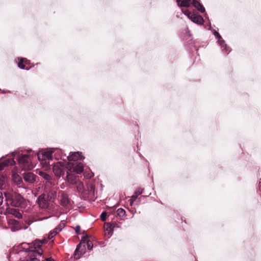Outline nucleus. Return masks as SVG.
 Segmentation results:
<instances>
[{"label": "nucleus", "mask_w": 261, "mask_h": 261, "mask_svg": "<svg viewBox=\"0 0 261 261\" xmlns=\"http://www.w3.org/2000/svg\"><path fill=\"white\" fill-rule=\"evenodd\" d=\"M27 62V60L25 58H20L19 59V61L18 63V66L21 69H24L25 68V66L23 64V62Z\"/></svg>", "instance_id": "25"}, {"label": "nucleus", "mask_w": 261, "mask_h": 261, "mask_svg": "<svg viewBox=\"0 0 261 261\" xmlns=\"http://www.w3.org/2000/svg\"><path fill=\"white\" fill-rule=\"evenodd\" d=\"M34 249L33 250H40L42 251L40 248L41 246V242L39 241V240H36L34 242Z\"/></svg>", "instance_id": "24"}, {"label": "nucleus", "mask_w": 261, "mask_h": 261, "mask_svg": "<svg viewBox=\"0 0 261 261\" xmlns=\"http://www.w3.org/2000/svg\"><path fill=\"white\" fill-rule=\"evenodd\" d=\"M39 242H41V245L44 244L46 242V240L45 239H43L41 240H39Z\"/></svg>", "instance_id": "35"}, {"label": "nucleus", "mask_w": 261, "mask_h": 261, "mask_svg": "<svg viewBox=\"0 0 261 261\" xmlns=\"http://www.w3.org/2000/svg\"><path fill=\"white\" fill-rule=\"evenodd\" d=\"M22 261H30V260H22Z\"/></svg>", "instance_id": "41"}, {"label": "nucleus", "mask_w": 261, "mask_h": 261, "mask_svg": "<svg viewBox=\"0 0 261 261\" xmlns=\"http://www.w3.org/2000/svg\"><path fill=\"white\" fill-rule=\"evenodd\" d=\"M57 234V231H51L48 236V239L50 240Z\"/></svg>", "instance_id": "28"}, {"label": "nucleus", "mask_w": 261, "mask_h": 261, "mask_svg": "<svg viewBox=\"0 0 261 261\" xmlns=\"http://www.w3.org/2000/svg\"><path fill=\"white\" fill-rule=\"evenodd\" d=\"M214 35L217 38H218L219 43L221 46L222 50H225L226 51H228V53H229L231 50L230 48L227 46V45L225 43L224 40H221V37L220 35V34L217 32H215Z\"/></svg>", "instance_id": "9"}, {"label": "nucleus", "mask_w": 261, "mask_h": 261, "mask_svg": "<svg viewBox=\"0 0 261 261\" xmlns=\"http://www.w3.org/2000/svg\"><path fill=\"white\" fill-rule=\"evenodd\" d=\"M66 178L68 182L72 185H74L78 181L74 174L69 173H67Z\"/></svg>", "instance_id": "17"}, {"label": "nucleus", "mask_w": 261, "mask_h": 261, "mask_svg": "<svg viewBox=\"0 0 261 261\" xmlns=\"http://www.w3.org/2000/svg\"><path fill=\"white\" fill-rule=\"evenodd\" d=\"M190 20L198 24H202L204 22L203 18L198 14H192L190 16Z\"/></svg>", "instance_id": "13"}, {"label": "nucleus", "mask_w": 261, "mask_h": 261, "mask_svg": "<svg viewBox=\"0 0 261 261\" xmlns=\"http://www.w3.org/2000/svg\"><path fill=\"white\" fill-rule=\"evenodd\" d=\"M15 164V162L13 159L8 160L4 162L0 163V171L3 170L6 166L13 165Z\"/></svg>", "instance_id": "18"}, {"label": "nucleus", "mask_w": 261, "mask_h": 261, "mask_svg": "<svg viewBox=\"0 0 261 261\" xmlns=\"http://www.w3.org/2000/svg\"><path fill=\"white\" fill-rule=\"evenodd\" d=\"M3 196L1 192H0V206L3 204Z\"/></svg>", "instance_id": "32"}, {"label": "nucleus", "mask_w": 261, "mask_h": 261, "mask_svg": "<svg viewBox=\"0 0 261 261\" xmlns=\"http://www.w3.org/2000/svg\"><path fill=\"white\" fill-rule=\"evenodd\" d=\"M24 180L32 184L35 181L36 176L31 172L24 173L23 174Z\"/></svg>", "instance_id": "12"}, {"label": "nucleus", "mask_w": 261, "mask_h": 261, "mask_svg": "<svg viewBox=\"0 0 261 261\" xmlns=\"http://www.w3.org/2000/svg\"><path fill=\"white\" fill-rule=\"evenodd\" d=\"M61 230V228L59 227H57L53 231H57V234Z\"/></svg>", "instance_id": "33"}, {"label": "nucleus", "mask_w": 261, "mask_h": 261, "mask_svg": "<svg viewBox=\"0 0 261 261\" xmlns=\"http://www.w3.org/2000/svg\"><path fill=\"white\" fill-rule=\"evenodd\" d=\"M117 214L119 217H123L125 215V211L122 208H119L117 210Z\"/></svg>", "instance_id": "26"}, {"label": "nucleus", "mask_w": 261, "mask_h": 261, "mask_svg": "<svg viewBox=\"0 0 261 261\" xmlns=\"http://www.w3.org/2000/svg\"><path fill=\"white\" fill-rule=\"evenodd\" d=\"M74 185L79 192H82L83 191L84 185L81 181L78 180Z\"/></svg>", "instance_id": "22"}, {"label": "nucleus", "mask_w": 261, "mask_h": 261, "mask_svg": "<svg viewBox=\"0 0 261 261\" xmlns=\"http://www.w3.org/2000/svg\"><path fill=\"white\" fill-rule=\"evenodd\" d=\"M39 175L47 181L49 182L51 180V177L47 173L43 171H39Z\"/></svg>", "instance_id": "20"}, {"label": "nucleus", "mask_w": 261, "mask_h": 261, "mask_svg": "<svg viewBox=\"0 0 261 261\" xmlns=\"http://www.w3.org/2000/svg\"><path fill=\"white\" fill-rule=\"evenodd\" d=\"M8 222H9V224L14 225L16 227V229H18L17 225L18 224V222L17 221L14 220V219H10V220H9Z\"/></svg>", "instance_id": "27"}, {"label": "nucleus", "mask_w": 261, "mask_h": 261, "mask_svg": "<svg viewBox=\"0 0 261 261\" xmlns=\"http://www.w3.org/2000/svg\"><path fill=\"white\" fill-rule=\"evenodd\" d=\"M107 213L106 212H103L101 215H100V218L102 220V221H104L106 219L107 217Z\"/></svg>", "instance_id": "29"}, {"label": "nucleus", "mask_w": 261, "mask_h": 261, "mask_svg": "<svg viewBox=\"0 0 261 261\" xmlns=\"http://www.w3.org/2000/svg\"><path fill=\"white\" fill-rule=\"evenodd\" d=\"M12 230L13 231H14V230H15V229H14V228H12Z\"/></svg>", "instance_id": "40"}, {"label": "nucleus", "mask_w": 261, "mask_h": 261, "mask_svg": "<svg viewBox=\"0 0 261 261\" xmlns=\"http://www.w3.org/2000/svg\"><path fill=\"white\" fill-rule=\"evenodd\" d=\"M53 169L55 175L57 177H60L64 174L63 167L60 162L55 164L53 167Z\"/></svg>", "instance_id": "7"}, {"label": "nucleus", "mask_w": 261, "mask_h": 261, "mask_svg": "<svg viewBox=\"0 0 261 261\" xmlns=\"http://www.w3.org/2000/svg\"><path fill=\"white\" fill-rule=\"evenodd\" d=\"M26 252L28 253V256L30 257V261H40L39 259L36 258V257L38 255L41 256L42 254V251L40 250H26Z\"/></svg>", "instance_id": "8"}, {"label": "nucleus", "mask_w": 261, "mask_h": 261, "mask_svg": "<svg viewBox=\"0 0 261 261\" xmlns=\"http://www.w3.org/2000/svg\"><path fill=\"white\" fill-rule=\"evenodd\" d=\"M51 200L52 197L49 198V195L42 194L38 196L36 202L41 209L45 210L48 213H51L53 210V205L50 204Z\"/></svg>", "instance_id": "2"}, {"label": "nucleus", "mask_w": 261, "mask_h": 261, "mask_svg": "<svg viewBox=\"0 0 261 261\" xmlns=\"http://www.w3.org/2000/svg\"><path fill=\"white\" fill-rule=\"evenodd\" d=\"M4 195L6 200L13 206L20 207L25 204V199L19 194L6 192Z\"/></svg>", "instance_id": "1"}, {"label": "nucleus", "mask_w": 261, "mask_h": 261, "mask_svg": "<svg viewBox=\"0 0 261 261\" xmlns=\"http://www.w3.org/2000/svg\"><path fill=\"white\" fill-rule=\"evenodd\" d=\"M6 179L3 176L0 175V190H3L6 187Z\"/></svg>", "instance_id": "23"}, {"label": "nucleus", "mask_w": 261, "mask_h": 261, "mask_svg": "<svg viewBox=\"0 0 261 261\" xmlns=\"http://www.w3.org/2000/svg\"><path fill=\"white\" fill-rule=\"evenodd\" d=\"M94 176V174L91 173L89 176H88V178H91L92 177Z\"/></svg>", "instance_id": "37"}, {"label": "nucleus", "mask_w": 261, "mask_h": 261, "mask_svg": "<svg viewBox=\"0 0 261 261\" xmlns=\"http://www.w3.org/2000/svg\"><path fill=\"white\" fill-rule=\"evenodd\" d=\"M143 189L141 188L137 189L134 194L130 197V198L129 200V204L130 205H133L134 201L137 199V197L143 193Z\"/></svg>", "instance_id": "11"}, {"label": "nucleus", "mask_w": 261, "mask_h": 261, "mask_svg": "<svg viewBox=\"0 0 261 261\" xmlns=\"http://www.w3.org/2000/svg\"><path fill=\"white\" fill-rule=\"evenodd\" d=\"M53 151L49 150L47 151H44L43 153H42V160H51L53 158ZM38 159L41 160V155H38Z\"/></svg>", "instance_id": "14"}, {"label": "nucleus", "mask_w": 261, "mask_h": 261, "mask_svg": "<svg viewBox=\"0 0 261 261\" xmlns=\"http://www.w3.org/2000/svg\"><path fill=\"white\" fill-rule=\"evenodd\" d=\"M176 1L179 7H189L192 0H176Z\"/></svg>", "instance_id": "16"}, {"label": "nucleus", "mask_w": 261, "mask_h": 261, "mask_svg": "<svg viewBox=\"0 0 261 261\" xmlns=\"http://www.w3.org/2000/svg\"><path fill=\"white\" fill-rule=\"evenodd\" d=\"M80 231V227L79 226H76L75 227V231L76 233H79Z\"/></svg>", "instance_id": "34"}, {"label": "nucleus", "mask_w": 261, "mask_h": 261, "mask_svg": "<svg viewBox=\"0 0 261 261\" xmlns=\"http://www.w3.org/2000/svg\"><path fill=\"white\" fill-rule=\"evenodd\" d=\"M23 252L22 251H19L18 253V254H21Z\"/></svg>", "instance_id": "38"}, {"label": "nucleus", "mask_w": 261, "mask_h": 261, "mask_svg": "<svg viewBox=\"0 0 261 261\" xmlns=\"http://www.w3.org/2000/svg\"><path fill=\"white\" fill-rule=\"evenodd\" d=\"M12 178L14 182L17 185H20L22 182L21 177L17 174H13Z\"/></svg>", "instance_id": "21"}, {"label": "nucleus", "mask_w": 261, "mask_h": 261, "mask_svg": "<svg viewBox=\"0 0 261 261\" xmlns=\"http://www.w3.org/2000/svg\"><path fill=\"white\" fill-rule=\"evenodd\" d=\"M67 169L70 172H74L77 174H80L83 172L84 169L81 163L75 164L73 163H68L67 164Z\"/></svg>", "instance_id": "6"}, {"label": "nucleus", "mask_w": 261, "mask_h": 261, "mask_svg": "<svg viewBox=\"0 0 261 261\" xmlns=\"http://www.w3.org/2000/svg\"><path fill=\"white\" fill-rule=\"evenodd\" d=\"M191 4H192V5L199 11L201 12H204L205 11V9L203 8V7L196 0H192Z\"/></svg>", "instance_id": "19"}, {"label": "nucleus", "mask_w": 261, "mask_h": 261, "mask_svg": "<svg viewBox=\"0 0 261 261\" xmlns=\"http://www.w3.org/2000/svg\"><path fill=\"white\" fill-rule=\"evenodd\" d=\"M46 218H44L43 219H41V220L45 219Z\"/></svg>", "instance_id": "39"}, {"label": "nucleus", "mask_w": 261, "mask_h": 261, "mask_svg": "<svg viewBox=\"0 0 261 261\" xmlns=\"http://www.w3.org/2000/svg\"><path fill=\"white\" fill-rule=\"evenodd\" d=\"M43 261H54L51 258H48L45 259V260Z\"/></svg>", "instance_id": "36"}, {"label": "nucleus", "mask_w": 261, "mask_h": 261, "mask_svg": "<svg viewBox=\"0 0 261 261\" xmlns=\"http://www.w3.org/2000/svg\"><path fill=\"white\" fill-rule=\"evenodd\" d=\"M59 197L60 198V204L63 207H67L70 204V200L69 198V195L64 191H61L59 192Z\"/></svg>", "instance_id": "5"}, {"label": "nucleus", "mask_w": 261, "mask_h": 261, "mask_svg": "<svg viewBox=\"0 0 261 261\" xmlns=\"http://www.w3.org/2000/svg\"><path fill=\"white\" fill-rule=\"evenodd\" d=\"M184 14L190 19V16L192 15L189 11H186Z\"/></svg>", "instance_id": "31"}, {"label": "nucleus", "mask_w": 261, "mask_h": 261, "mask_svg": "<svg viewBox=\"0 0 261 261\" xmlns=\"http://www.w3.org/2000/svg\"><path fill=\"white\" fill-rule=\"evenodd\" d=\"M55 194H56L55 191H50L48 193H47V195H49V198L50 197H52V199H54L55 197Z\"/></svg>", "instance_id": "30"}, {"label": "nucleus", "mask_w": 261, "mask_h": 261, "mask_svg": "<svg viewBox=\"0 0 261 261\" xmlns=\"http://www.w3.org/2000/svg\"><path fill=\"white\" fill-rule=\"evenodd\" d=\"M68 160L69 161H77L78 160H83L84 159V156H83L81 154V152L79 151L74 152L71 153V154L69 155L67 157Z\"/></svg>", "instance_id": "10"}, {"label": "nucleus", "mask_w": 261, "mask_h": 261, "mask_svg": "<svg viewBox=\"0 0 261 261\" xmlns=\"http://www.w3.org/2000/svg\"><path fill=\"white\" fill-rule=\"evenodd\" d=\"M7 212L9 214H11L18 219H20L22 218V216L21 213L16 208H7Z\"/></svg>", "instance_id": "15"}, {"label": "nucleus", "mask_w": 261, "mask_h": 261, "mask_svg": "<svg viewBox=\"0 0 261 261\" xmlns=\"http://www.w3.org/2000/svg\"><path fill=\"white\" fill-rule=\"evenodd\" d=\"M19 163L22 165L24 170H31L33 168V165L30 163V156L24 154L21 155L19 158Z\"/></svg>", "instance_id": "4"}, {"label": "nucleus", "mask_w": 261, "mask_h": 261, "mask_svg": "<svg viewBox=\"0 0 261 261\" xmlns=\"http://www.w3.org/2000/svg\"><path fill=\"white\" fill-rule=\"evenodd\" d=\"M85 244V245H86L87 249L89 250H91L93 248V244L92 242L89 240H83L82 239L81 242L80 243L77 245L75 252H74V258L75 259H79L80 257V254H82L83 252L80 250V248L82 247V244Z\"/></svg>", "instance_id": "3"}]
</instances>
